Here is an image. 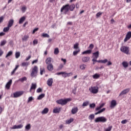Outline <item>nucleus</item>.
Instances as JSON below:
<instances>
[{"label":"nucleus","mask_w":131,"mask_h":131,"mask_svg":"<svg viewBox=\"0 0 131 131\" xmlns=\"http://www.w3.org/2000/svg\"><path fill=\"white\" fill-rule=\"evenodd\" d=\"M127 122V120H123L121 121L122 124H125Z\"/></svg>","instance_id":"nucleus-62"},{"label":"nucleus","mask_w":131,"mask_h":131,"mask_svg":"<svg viewBox=\"0 0 131 131\" xmlns=\"http://www.w3.org/2000/svg\"><path fill=\"white\" fill-rule=\"evenodd\" d=\"M26 80H27V78L26 77H24L21 78H19L18 80V81H20L21 82H23L24 81H26Z\"/></svg>","instance_id":"nucleus-30"},{"label":"nucleus","mask_w":131,"mask_h":131,"mask_svg":"<svg viewBox=\"0 0 131 131\" xmlns=\"http://www.w3.org/2000/svg\"><path fill=\"white\" fill-rule=\"evenodd\" d=\"M73 118H71L70 119L67 120L66 121V123L67 124H70V123H71V122H73Z\"/></svg>","instance_id":"nucleus-37"},{"label":"nucleus","mask_w":131,"mask_h":131,"mask_svg":"<svg viewBox=\"0 0 131 131\" xmlns=\"http://www.w3.org/2000/svg\"><path fill=\"white\" fill-rule=\"evenodd\" d=\"M93 78H94V79H98V78H100V75L98 74H95L93 76Z\"/></svg>","instance_id":"nucleus-33"},{"label":"nucleus","mask_w":131,"mask_h":131,"mask_svg":"<svg viewBox=\"0 0 131 131\" xmlns=\"http://www.w3.org/2000/svg\"><path fill=\"white\" fill-rule=\"evenodd\" d=\"M95 118V115L91 114L89 116V119H90V120H93V119H94Z\"/></svg>","instance_id":"nucleus-40"},{"label":"nucleus","mask_w":131,"mask_h":131,"mask_svg":"<svg viewBox=\"0 0 131 131\" xmlns=\"http://www.w3.org/2000/svg\"><path fill=\"white\" fill-rule=\"evenodd\" d=\"M6 43H7V41H6V40L2 41L1 42L0 46H1V47H3V46H5V45H6Z\"/></svg>","instance_id":"nucleus-44"},{"label":"nucleus","mask_w":131,"mask_h":131,"mask_svg":"<svg viewBox=\"0 0 131 131\" xmlns=\"http://www.w3.org/2000/svg\"><path fill=\"white\" fill-rule=\"evenodd\" d=\"M44 97H45V94H42L38 97L37 99L41 100V99H42V98H44Z\"/></svg>","instance_id":"nucleus-43"},{"label":"nucleus","mask_w":131,"mask_h":131,"mask_svg":"<svg viewBox=\"0 0 131 131\" xmlns=\"http://www.w3.org/2000/svg\"><path fill=\"white\" fill-rule=\"evenodd\" d=\"M38 29H39L38 28H36L34 29L32 32V34H34V33H35V32H36V31H38Z\"/></svg>","instance_id":"nucleus-59"},{"label":"nucleus","mask_w":131,"mask_h":131,"mask_svg":"<svg viewBox=\"0 0 131 131\" xmlns=\"http://www.w3.org/2000/svg\"><path fill=\"white\" fill-rule=\"evenodd\" d=\"M63 67H64V65L63 64H60L58 67L59 70H61Z\"/></svg>","instance_id":"nucleus-60"},{"label":"nucleus","mask_w":131,"mask_h":131,"mask_svg":"<svg viewBox=\"0 0 131 131\" xmlns=\"http://www.w3.org/2000/svg\"><path fill=\"white\" fill-rule=\"evenodd\" d=\"M117 105V103H116V100H113L111 102L110 107L113 108L115 107Z\"/></svg>","instance_id":"nucleus-12"},{"label":"nucleus","mask_w":131,"mask_h":131,"mask_svg":"<svg viewBox=\"0 0 131 131\" xmlns=\"http://www.w3.org/2000/svg\"><path fill=\"white\" fill-rule=\"evenodd\" d=\"M105 110H106V108H103L102 109L100 110L98 112L95 113V115H98V114H100V113H102V112H104V111H105Z\"/></svg>","instance_id":"nucleus-28"},{"label":"nucleus","mask_w":131,"mask_h":131,"mask_svg":"<svg viewBox=\"0 0 131 131\" xmlns=\"http://www.w3.org/2000/svg\"><path fill=\"white\" fill-rule=\"evenodd\" d=\"M42 36H43V37H50V35L47 33H43Z\"/></svg>","instance_id":"nucleus-49"},{"label":"nucleus","mask_w":131,"mask_h":131,"mask_svg":"<svg viewBox=\"0 0 131 131\" xmlns=\"http://www.w3.org/2000/svg\"><path fill=\"white\" fill-rule=\"evenodd\" d=\"M78 46H79V44L78 43H76L75 44H74V49H79L78 48Z\"/></svg>","instance_id":"nucleus-48"},{"label":"nucleus","mask_w":131,"mask_h":131,"mask_svg":"<svg viewBox=\"0 0 131 131\" xmlns=\"http://www.w3.org/2000/svg\"><path fill=\"white\" fill-rule=\"evenodd\" d=\"M23 127V125L19 124L18 125H14L13 127L12 128V129H18L19 128H22Z\"/></svg>","instance_id":"nucleus-15"},{"label":"nucleus","mask_w":131,"mask_h":131,"mask_svg":"<svg viewBox=\"0 0 131 131\" xmlns=\"http://www.w3.org/2000/svg\"><path fill=\"white\" fill-rule=\"evenodd\" d=\"M23 94H24V92L23 91L16 92L13 93V98H19V97H21Z\"/></svg>","instance_id":"nucleus-8"},{"label":"nucleus","mask_w":131,"mask_h":131,"mask_svg":"<svg viewBox=\"0 0 131 131\" xmlns=\"http://www.w3.org/2000/svg\"><path fill=\"white\" fill-rule=\"evenodd\" d=\"M61 60L62 61V62H63V65H66V62H67L66 59L61 58Z\"/></svg>","instance_id":"nucleus-56"},{"label":"nucleus","mask_w":131,"mask_h":131,"mask_svg":"<svg viewBox=\"0 0 131 131\" xmlns=\"http://www.w3.org/2000/svg\"><path fill=\"white\" fill-rule=\"evenodd\" d=\"M122 65H123L124 68H127L128 67V63L127 61H123L122 63Z\"/></svg>","instance_id":"nucleus-26"},{"label":"nucleus","mask_w":131,"mask_h":131,"mask_svg":"<svg viewBox=\"0 0 131 131\" xmlns=\"http://www.w3.org/2000/svg\"><path fill=\"white\" fill-rule=\"evenodd\" d=\"M121 52L126 54V55H128L129 54V47L126 46H122L120 48Z\"/></svg>","instance_id":"nucleus-5"},{"label":"nucleus","mask_w":131,"mask_h":131,"mask_svg":"<svg viewBox=\"0 0 131 131\" xmlns=\"http://www.w3.org/2000/svg\"><path fill=\"white\" fill-rule=\"evenodd\" d=\"M4 19H5L4 16H2L0 17V24L2 23L3 21H4Z\"/></svg>","instance_id":"nucleus-58"},{"label":"nucleus","mask_w":131,"mask_h":131,"mask_svg":"<svg viewBox=\"0 0 131 131\" xmlns=\"http://www.w3.org/2000/svg\"><path fill=\"white\" fill-rule=\"evenodd\" d=\"M102 13L101 12H98V13L96 14V17H97V18H99V17H101V16H102Z\"/></svg>","instance_id":"nucleus-46"},{"label":"nucleus","mask_w":131,"mask_h":131,"mask_svg":"<svg viewBox=\"0 0 131 131\" xmlns=\"http://www.w3.org/2000/svg\"><path fill=\"white\" fill-rule=\"evenodd\" d=\"M59 49L58 48H55L54 49V55H58L59 54Z\"/></svg>","instance_id":"nucleus-41"},{"label":"nucleus","mask_w":131,"mask_h":131,"mask_svg":"<svg viewBox=\"0 0 131 131\" xmlns=\"http://www.w3.org/2000/svg\"><path fill=\"white\" fill-rule=\"evenodd\" d=\"M95 122H102V123H105V122H107V118L104 116L98 117L95 119Z\"/></svg>","instance_id":"nucleus-3"},{"label":"nucleus","mask_w":131,"mask_h":131,"mask_svg":"<svg viewBox=\"0 0 131 131\" xmlns=\"http://www.w3.org/2000/svg\"><path fill=\"white\" fill-rule=\"evenodd\" d=\"M12 55H13V51H10L7 53L5 58H8V57H11V56H12Z\"/></svg>","instance_id":"nucleus-35"},{"label":"nucleus","mask_w":131,"mask_h":131,"mask_svg":"<svg viewBox=\"0 0 131 131\" xmlns=\"http://www.w3.org/2000/svg\"><path fill=\"white\" fill-rule=\"evenodd\" d=\"M19 57H20V52H16V53H15V58L16 59H18V58H19Z\"/></svg>","instance_id":"nucleus-47"},{"label":"nucleus","mask_w":131,"mask_h":131,"mask_svg":"<svg viewBox=\"0 0 131 131\" xmlns=\"http://www.w3.org/2000/svg\"><path fill=\"white\" fill-rule=\"evenodd\" d=\"M89 49H90V50H93V49H94V44H90L89 47Z\"/></svg>","instance_id":"nucleus-53"},{"label":"nucleus","mask_w":131,"mask_h":131,"mask_svg":"<svg viewBox=\"0 0 131 131\" xmlns=\"http://www.w3.org/2000/svg\"><path fill=\"white\" fill-rule=\"evenodd\" d=\"M99 51H96L95 53H93V59H92L93 62L97 61V59L99 58Z\"/></svg>","instance_id":"nucleus-10"},{"label":"nucleus","mask_w":131,"mask_h":131,"mask_svg":"<svg viewBox=\"0 0 131 131\" xmlns=\"http://www.w3.org/2000/svg\"><path fill=\"white\" fill-rule=\"evenodd\" d=\"M92 53V50H88L86 51H85L82 53V55H84L85 54H90Z\"/></svg>","instance_id":"nucleus-31"},{"label":"nucleus","mask_w":131,"mask_h":131,"mask_svg":"<svg viewBox=\"0 0 131 131\" xmlns=\"http://www.w3.org/2000/svg\"><path fill=\"white\" fill-rule=\"evenodd\" d=\"M112 126H110L107 129H105V131H111V130L112 129Z\"/></svg>","instance_id":"nucleus-54"},{"label":"nucleus","mask_w":131,"mask_h":131,"mask_svg":"<svg viewBox=\"0 0 131 131\" xmlns=\"http://www.w3.org/2000/svg\"><path fill=\"white\" fill-rule=\"evenodd\" d=\"M35 89H36V83H32L31 88L30 89V92H31L32 90H35Z\"/></svg>","instance_id":"nucleus-24"},{"label":"nucleus","mask_w":131,"mask_h":131,"mask_svg":"<svg viewBox=\"0 0 131 131\" xmlns=\"http://www.w3.org/2000/svg\"><path fill=\"white\" fill-rule=\"evenodd\" d=\"M107 62H108V59H107L101 60V63H103V64H105V63H107Z\"/></svg>","instance_id":"nucleus-57"},{"label":"nucleus","mask_w":131,"mask_h":131,"mask_svg":"<svg viewBox=\"0 0 131 131\" xmlns=\"http://www.w3.org/2000/svg\"><path fill=\"white\" fill-rule=\"evenodd\" d=\"M28 38H29V35H25L22 38L23 41H27L28 40Z\"/></svg>","instance_id":"nucleus-23"},{"label":"nucleus","mask_w":131,"mask_h":131,"mask_svg":"<svg viewBox=\"0 0 131 131\" xmlns=\"http://www.w3.org/2000/svg\"><path fill=\"white\" fill-rule=\"evenodd\" d=\"M61 109H62V108L59 107L58 108V107H55L53 111V113H60V111H61Z\"/></svg>","instance_id":"nucleus-20"},{"label":"nucleus","mask_w":131,"mask_h":131,"mask_svg":"<svg viewBox=\"0 0 131 131\" xmlns=\"http://www.w3.org/2000/svg\"><path fill=\"white\" fill-rule=\"evenodd\" d=\"M89 104H90V101H89L84 102L82 104V107H86V106H89Z\"/></svg>","instance_id":"nucleus-34"},{"label":"nucleus","mask_w":131,"mask_h":131,"mask_svg":"<svg viewBox=\"0 0 131 131\" xmlns=\"http://www.w3.org/2000/svg\"><path fill=\"white\" fill-rule=\"evenodd\" d=\"M72 75H73V73H72V72L67 73L63 72L62 76L64 78H66V77H69V76H72Z\"/></svg>","instance_id":"nucleus-11"},{"label":"nucleus","mask_w":131,"mask_h":131,"mask_svg":"<svg viewBox=\"0 0 131 131\" xmlns=\"http://www.w3.org/2000/svg\"><path fill=\"white\" fill-rule=\"evenodd\" d=\"M78 111V108H77V107H74L72 109V111H71L72 114H76V113H77Z\"/></svg>","instance_id":"nucleus-21"},{"label":"nucleus","mask_w":131,"mask_h":131,"mask_svg":"<svg viewBox=\"0 0 131 131\" xmlns=\"http://www.w3.org/2000/svg\"><path fill=\"white\" fill-rule=\"evenodd\" d=\"M96 107V104L95 103H92L90 104V108H95Z\"/></svg>","instance_id":"nucleus-52"},{"label":"nucleus","mask_w":131,"mask_h":131,"mask_svg":"<svg viewBox=\"0 0 131 131\" xmlns=\"http://www.w3.org/2000/svg\"><path fill=\"white\" fill-rule=\"evenodd\" d=\"M26 20V17L23 16L21 17L19 20V24H22L25 20Z\"/></svg>","instance_id":"nucleus-22"},{"label":"nucleus","mask_w":131,"mask_h":131,"mask_svg":"<svg viewBox=\"0 0 131 131\" xmlns=\"http://www.w3.org/2000/svg\"><path fill=\"white\" fill-rule=\"evenodd\" d=\"M19 65H16L14 69L13 70V71L11 72V75H13V74H15V72H16L17 69L19 68Z\"/></svg>","instance_id":"nucleus-27"},{"label":"nucleus","mask_w":131,"mask_h":131,"mask_svg":"<svg viewBox=\"0 0 131 131\" xmlns=\"http://www.w3.org/2000/svg\"><path fill=\"white\" fill-rule=\"evenodd\" d=\"M36 92L37 93H41V92H42V89H41V88H38Z\"/></svg>","instance_id":"nucleus-61"},{"label":"nucleus","mask_w":131,"mask_h":131,"mask_svg":"<svg viewBox=\"0 0 131 131\" xmlns=\"http://www.w3.org/2000/svg\"><path fill=\"white\" fill-rule=\"evenodd\" d=\"M79 52H80V49H77V51H74L73 53V56H76V55H77V54H78V53H79Z\"/></svg>","instance_id":"nucleus-39"},{"label":"nucleus","mask_w":131,"mask_h":131,"mask_svg":"<svg viewBox=\"0 0 131 131\" xmlns=\"http://www.w3.org/2000/svg\"><path fill=\"white\" fill-rule=\"evenodd\" d=\"M131 38V31H129L127 33L125 38L124 39V42H126L127 40H129Z\"/></svg>","instance_id":"nucleus-9"},{"label":"nucleus","mask_w":131,"mask_h":131,"mask_svg":"<svg viewBox=\"0 0 131 131\" xmlns=\"http://www.w3.org/2000/svg\"><path fill=\"white\" fill-rule=\"evenodd\" d=\"M10 27H8V26H7V27H5L4 28L3 31L4 32H8V31L10 30Z\"/></svg>","instance_id":"nucleus-42"},{"label":"nucleus","mask_w":131,"mask_h":131,"mask_svg":"<svg viewBox=\"0 0 131 131\" xmlns=\"http://www.w3.org/2000/svg\"><path fill=\"white\" fill-rule=\"evenodd\" d=\"M3 111H4V108H3V107L0 106V114H2V113L3 112Z\"/></svg>","instance_id":"nucleus-64"},{"label":"nucleus","mask_w":131,"mask_h":131,"mask_svg":"<svg viewBox=\"0 0 131 131\" xmlns=\"http://www.w3.org/2000/svg\"><path fill=\"white\" fill-rule=\"evenodd\" d=\"M12 79H10L6 84V88L7 89V90H10V88H11V85H12Z\"/></svg>","instance_id":"nucleus-13"},{"label":"nucleus","mask_w":131,"mask_h":131,"mask_svg":"<svg viewBox=\"0 0 131 131\" xmlns=\"http://www.w3.org/2000/svg\"><path fill=\"white\" fill-rule=\"evenodd\" d=\"M47 69L49 71H53L54 70V66L52 63H50L48 65Z\"/></svg>","instance_id":"nucleus-19"},{"label":"nucleus","mask_w":131,"mask_h":131,"mask_svg":"<svg viewBox=\"0 0 131 131\" xmlns=\"http://www.w3.org/2000/svg\"><path fill=\"white\" fill-rule=\"evenodd\" d=\"M33 100V98L31 97H29L28 99V102H31Z\"/></svg>","instance_id":"nucleus-63"},{"label":"nucleus","mask_w":131,"mask_h":131,"mask_svg":"<svg viewBox=\"0 0 131 131\" xmlns=\"http://www.w3.org/2000/svg\"><path fill=\"white\" fill-rule=\"evenodd\" d=\"M13 25H14V19H10L8 21V27H12V26H13Z\"/></svg>","instance_id":"nucleus-16"},{"label":"nucleus","mask_w":131,"mask_h":131,"mask_svg":"<svg viewBox=\"0 0 131 131\" xmlns=\"http://www.w3.org/2000/svg\"><path fill=\"white\" fill-rule=\"evenodd\" d=\"M52 58L51 57L47 58L46 61V64H51V62H52Z\"/></svg>","instance_id":"nucleus-32"},{"label":"nucleus","mask_w":131,"mask_h":131,"mask_svg":"<svg viewBox=\"0 0 131 131\" xmlns=\"http://www.w3.org/2000/svg\"><path fill=\"white\" fill-rule=\"evenodd\" d=\"M47 83L48 86H52V85H53V78H51L48 79Z\"/></svg>","instance_id":"nucleus-14"},{"label":"nucleus","mask_w":131,"mask_h":131,"mask_svg":"<svg viewBox=\"0 0 131 131\" xmlns=\"http://www.w3.org/2000/svg\"><path fill=\"white\" fill-rule=\"evenodd\" d=\"M49 112V108L48 107L45 108L41 112L42 114H47Z\"/></svg>","instance_id":"nucleus-29"},{"label":"nucleus","mask_w":131,"mask_h":131,"mask_svg":"<svg viewBox=\"0 0 131 131\" xmlns=\"http://www.w3.org/2000/svg\"><path fill=\"white\" fill-rule=\"evenodd\" d=\"M21 11L23 12V13H25V12H26V7H23L21 8Z\"/></svg>","instance_id":"nucleus-50"},{"label":"nucleus","mask_w":131,"mask_h":131,"mask_svg":"<svg viewBox=\"0 0 131 131\" xmlns=\"http://www.w3.org/2000/svg\"><path fill=\"white\" fill-rule=\"evenodd\" d=\"M129 92H130V88L125 89L120 93L119 97H121V96L126 95V94H128Z\"/></svg>","instance_id":"nucleus-7"},{"label":"nucleus","mask_w":131,"mask_h":131,"mask_svg":"<svg viewBox=\"0 0 131 131\" xmlns=\"http://www.w3.org/2000/svg\"><path fill=\"white\" fill-rule=\"evenodd\" d=\"M74 9H75V5H74V4H72L71 5H69V11H74Z\"/></svg>","instance_id":"nucleus-17"},{"label":"nucleus","mask_w":131,"mask_h":131,"mask_svg":"<svg viewBox=\"0 0 131 131\" xmlns=\"http://www.w3.org/2000/svg\"><path fill=\"white\" fill-rule=\"evenodd\" d=\"M82 61L83 63L89 62L90 61V57L84 56L82 58Z\"/></svg>","instance_id":"nucleus-18"},{"label":"nucleus","mask_w":131,"mask_h":131,"mask_svg":"<svg viewBox=\"0 0 131 131\" xmlns=\"http://www.w3.org/2000/svg\"><path fill=\"white\" fill-rule=\"evenodd\" d=\"M37 73H38V67L36 66H34V67L32 69V71L31 72V77H36L37 76Z\"/></svg>","instance_id":"nucleus-2"},{"label":"nucleus","mask_w":131,"mask_h":131,"mask_svg":"<svg viewBox=\"0 0 131 131\" xmlns=\"http://www.w3.org/2000/svg\"><path fill=\"white\" fill-rule=\"evenodd\" d=\"M33 43L34 46H35V45H37V43H38V41H37V40H36V39H35L33 40Z\"/></svg>","instance_id":"nucleus-55"},{"label":"nucleus","mask_w":131,"mask_h":131,"mask_svg":"<svg viewBox=\"0 0 131 131\" xmlns=\"http://www.w3.org/2000/svg\"><path fill=\"white\" fill-rule=\"evenodd\" d=\"M71 98H67L66 99H59L56 101V103L57 104H59V105H61L62 106H64V105H66L68 103V102H70V101H72Z\"/></svg>","instance_id":"nucleus-1"},{"label":"nucleus","mask_w":131,"mask_h":131,"mask_svg":"<svg viewBox=\"0 0 131 131\" xmlns=\"http://www.w3.org/2000/svg\"><path fill=\"white\" fill-rule=\"evenodd\" d=\"M21 65L23 66V67H27L28 66V62H24L21 63Z\"/></svg>","instance_id":"nucleus-45"},{"label":"nucleus","mask_w":131,"mask_h":131,"mask_svg":"<svg viewBox=\"0 0 131 131\" xmlns=\"http://www.w3.org/2000/svg\"><path fill=\"white\" fill-rule=\"evenodd\" d=\"M31 128V125L30 124H27L25 127V129L26 130H29Z\"/></svg>","instance_id":"nucleus-38"},{"label":"nucleus","mask_w":131,"mask_h":131,"mask_svg":"<svg viewBox=\"0 0 131 131\" xmlns=\"http://www.w3.org/2000/svg\"><path fill=\"white\" fill-rule=\"evenodd\" d=\"M86 68V65L84 64H82L80 66V69H81V70H84Z\"/></svg>","instance_id":"nucleus-36"},{"label":"nucleus","mask_w":131,"mask_h":131,"mask_svg":"<svg viewBox=\"0 0 131 131\" xmlns=\"http://www.w3.org/2000/svg\"><path fill=\"white\" fill-rule=\"evenodd\" d=\"M89 91L92 94H97V93H99V88L97 86H91L89 89Z\"/></svg>","instance_id":"nucleus-6"},{"label":"nucleus","mask_w":131,"mask_h":131,"mask_svg":"<svg viewBox=\"0 0 131 131\" xmlns=\"http://www.w3.org/2000/svg\"><path fill=\"white\" fill-rule=\"evenodd\" d=\"M40 74L41 75H42V74H43V72H45V69H40Z\"/></svg>","instance_id":"nucleus-51"},{"label":"nucleus","mask_w":131,"mask_h":131,"mask_svg":"<svg viewBox=\"0 0 131 131\" xmlns=\"http://www.w3.org/2000/svg\"><path fill=\"white\" fill-rule=\"evenodd\" d=\"M60 12L61 13L63 12L64 14H67L69 12V4L63 5L60 9Z\"/></svg>","instance_id":"nucleus-4"},{"label":"nucleus","mask_w":131,"mask_h":131,"mask_svg":"<svg viewBox=\"0 0 131 131\" xmlns=\"http://www.w3.org/2000/svg\"><path fill=\"white\" fill-rule=\"evenodd\" d=\"M105 106V103H102L100 104V105L95 108L96 111H99L101 108H103V107Z\"/></svg>","instance_id":"nucleus-25"}]
</instances>
